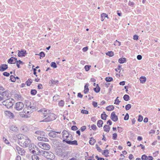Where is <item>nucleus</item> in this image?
Masks as SVG:
<instances>
[{"mask_svg":"<svg viewBox=\"0 0 160 160\" xmlns=\"http://www.w3.org/2000/svg\"><path fill=\"white\" fill-rule=\"evenodd\" d=\"M16 137L18 140V143L21 146L25 147H29L31 143V140L28 136L22 134H18Z\"/></svg>","mask_w":160,"mask_h":160,"instance_id":"1","label":"nucleus"},{"mask_svg":"<svg viewBox=\"0 0 160 160\" xmlns=\"http://www.w3.org/2000/svg\"><path fill=\"white\" fill-rule=\"evenodd\" d=\"M38 111L42 112L43 114L44 117L45 118L41 122H48L56 118V116L55 114L53 113H51L49 110L43 109L40 110Z\"/></svg>","mask_w":160,"mask_h":160,"instance_id":"2","label":"nucleus"},{"mask_svg":"<svg viewBox=\"0 0 160 160\" xmlns=\"http://www.w3.org/2000/svg\"><path fill=\"white\" fill-rule=\"evenodd\" d=\"M38 109L37 107H31L29 108H24L23 109V114L22 115L21 113L20 115L22 117L28 118L30 116V114L32 113L34 111L38 110Z\"/></svg>","mask_w":160,"mask_h":160,"instance_id":"3","label":"nucleus"},{"mask_svg":"<svg viewBox=\"0 0 160 160\" xmlns=\"http://www.w3.org/2000/svg\"><path fill=\"white\" fill-rule=\"evenodd\" d=\"M39 154L46 157L48 159L52 160L54 158V154L51 152H48L41 150L39 151Z\"/></svg>","mask_w":160,"mask_h":160,"instance_id":"4","label":"nucleus"},{"mask_svg":"<svg viewBox=\"0 0 160 160\" xmlns=\"http://www.w3.org/2000/svg\"><path fill=\"white\" fill-rule=\"evenodd\" d=\"M62 133V138L64 139L63 140V142H66V141L73 140V138L72 135L69 133L67 131L64 130Z\"/></svg>","mask_w":160,"mask_h":160,"instance_id":"5","label":"nucleus"},{"mask_svg":"<svg viewBox=\"0 0 160 160\" xmlns=\"http://www.w3.org/2000/svg\"><path fill=\"white\" fill-rule=\"evenodd\" d=\"M57 155L59 157L63 158L65 159L68 158V152L64 151L61 148L58 149L56 152Z\"/></svg>","mask_w":160,"mask_h":160,"instance_id":"6","label":"nucleus"},{"mask_svg":"<svg viewBox=\"0 0 160 160\" xmlns=\"http://www.w3.org/2000/svg\"><path fill=\"white\" fill-rule=\"evenodd\" d=\"M38 145L40 148L45 150H48L50 148V146L48 144L43 142H39Z\"/></svg>","mask_w":160,"mask_h":160,"instance_id":"7","label":"nucleus"},{"mask_svg":"<svg viewBox=\"0 0 160 160\" xmlns=\"http://www.w3.org/2000/svg\"><path fill=\"white\" fill-rule=\"evenodd\" d=\"M3 105L5 106L7 108L11 107L13 105V102L11 100L8 99L2 102Z\"/></svg>","mask_w":160,"mask_h":160,"instance_id":"8","label":"nucleus"},{"mask_svg":"<svg viewBox=\"0 0 160 160\" xmlns=\"http://www.w3.org/2000/svg\"><path fill=\"white\" fill-rule=\"evenodd\" d=\"M15 149L21 155L23 156L25 155V151L23 148H21L18 146L15 147Z\"/></svg>","mask_w":160,"mask_h":160,"instance_id":"9","label":"nucleus"},{"mask_svg":"<svg viewBox=\"0 0 160 160\" xmlns=\"http://www.w3.org/2000/svg\"><path fill=\"white\" fill-rule=\"evenodd\" d=\"M24 106L23 103L21 102H18L15 104V108L18 111H20L22 109Z\"/></svg>","mask_w":160,"mask_h":160,"instance_id":"10","label":"nucleus"},{"mask_svg":"<svg viewBox=\"0 0 160 160\" xmlns=\"http://www.w3.org/2000/svg\"><path fill=\"white\" fill-rule=\"evenodd\" d=\"M0 94L2 95L3 99H6L9 98V92L8 90H6L2 92H0Z\"/></svg>","mask_w":160,"mask_h":160,"instance_id":"11","label":"nucleus"},{"mask_svg":"<svg viewBox=\"0 0 160 160\" xmlns=\"http://www.w3.org/2000/svg\"><path fill=\"white\" fill-rule=\"evenodd\" d=\"M4 113L6 116L10 119L13 118L14 117V114L9 111H6L4 112Z\"/></svg>","mask_w":160,"mask_h":160,"instance_id":"12","label":"nucleus"},{"mask_svg":"<svg viewBox=\"0 0 160 160\" xmlns=\"http://www.w3.org/2000/svg\"><path fill=\"white\" fill-rule=\"evenodd\" d=\"M111 119L114 122L117 121L118 120L117 116L115 115V112H112L111 115Z\"/></svg>","mask_w":160,"mask_h":160,"instance_id":"13","label":"nucleus"},{"mask_svg":"<svg viewBox=\"0 0 160 160\" xmlns=\"http://www.w3.org/2000/svg\"><path fill=\"white\" fill-rule=\"evenodd\" d=\"M18 56L19 57L25 56L26 53V51L24 50H22L21 51L18 50Z\"/></svg>","mask_w":160,"mask_h":160,"instance_id":"14","label":"nucleus"},{"mask_svg":"<svg viewBox=\"0 0 160 160\" xmlns=\"http://www.w3.org/2000/svg\"><path fill=\"white\" fill-rule=\"evenodd\" d=\"M9 129L12 131L16 132H17L18 131V129L17 128L16 126L13 125H12L10 126Z\"/></svg>","mask_w":160,"mask_h":160,"instance_id":"15","label":"nucleus"},{"mask_svg":"<svg viewBox=\"0 0 160 160\" xmlns=\"http://www.w3.org/2000/svg\"><path fill=\"white\" fill-rule=\"evenodd\" d=\"M8 68V65L6 64H2L0 66V71H3Z\"/></svg>","mask_w":160,"mask_h":160,"instance_id":"16","label":"nucleus"},{"mask_svg":"<svg viewBox=\"0 0 160 160\" xmlns=\"http://www.w3.org/2000/svg\"><path fill=\"white\" fill-rule=\"evenodd\" d=\"M71 140H69L68 141H66V142L68 144H71V145H77V141L76 140H74L73 141H71Z\"/></svg>","mask_w":160,"mask_h":160,"instance_id":"17","label":"nucleus"},{"mask_svg":"<svg viewBox=\"0 0 160 160\" xmlns=\"http://www.w3.org/2000/svg\"><path fill=\"white\" fill-rule=\"evenodd\" d=\"M25 107L24 108H29L31 107H35L34 106H33L31 105V103L30 102L28 101H26L25 102Z\"/></svg>","mask_w":160,"mask_h":160,"instance_id":"18","label":"nucleus"},{"mask_svg":"<svg viewBox=\"0 0 160 160\" xmlns=\"http://www.w3.org/2000/svg\"><path fill=\"white\" fill-rule=\"evenodd\" d=\"M35 134L43 136H44L45 133L42 131H37L35 132Z\"/></svg>","mask_w":160,"mask_h":160,"instance_id":"19","label":"nucleus"},{"mask_svg":"<svg viewBox=\"0 0 160 160\" xmlns=\"http://www.w3.org/2000/svg\"><path fill=\"white\" fill-rule=\"evenodd\" d=\"M49 136L51 137L54 138L56 136V134L55 132L52 131L50 132L48 134Z\"/></svg>","mask_w":160,"mask_h":160,"instance_id":"20","label":"nucleus"},{"mask_svg":"<svg viewBox=\"0 0 160 160\" xmlns=\"http://www.w3.org/2000/svg\"><path fill=\"white\" fill-rule=\"evenodd\" d=\"M110 127L107 125H105L103 127L104 131L107 132H108L110 129Z\"/></svg>","mask_w":160,"mask_h":160,"instance_id":"21","label":"nucleus"},{"mask_svg":"<svg viewBox=\"0 0 160 160\" xmlns=\"http://www.w3.org/2000/svg\"><path fill=\"white\" fill-rule=\"evenodd\" d=\"M15 99H17L18 100H22V97L21 96L17 94H15Z\"/></svg>","mask_w":160,"mask_h":160,"instance_id":"22","label":"nucleus"},{"mask_svg":"<svg viewBox=\"0 0 160 160\" xmlns=\"http://www.w3.org/2000/svg\"><path fill=\"white\" fill-rule=\"evenodd\" d=\"M114 108V107L112 105H110L106 108V109L108 111H111L113 110Z\"/></svg>","mask_w":160,"mask_h":160,"instance_id":"23","label":"nucleus"},{"mask_svg":"<svg viewBox=\"0 0 160 160\" xmlns=\"http://www.w3.org/2000/svg\"><path fill=\"white\" fill-rule=\"evenodd\" d=\"M126 58H121L118 59V62L120 63H123L126 62Z\"/></svg>","mask_w":160,"mask_h":160,"instance_id":"24","label":"nucleus"},{"mask_svg":"<svg viewBox=\"0 0 160 160\" xmlns=\"http://www.w3.org/2000/svg\"><path fill=\"white\" fill-rule=\"evenodd\" d=\"M101 18L102 19L101 21H103L104 20V18L107 17L108 18V15L106 14V13H103L102 14H101Z\"/></svg>","mask_w":160,"mask_h":160,"instance_id":"25","label":"nucleus"},{"mask_svg":"<svg viewBox=\"0 0 160 160\" xmlns=\"http://www.w3.org/2000/svg\"><path fill=\"white\" fill-rule=\"evenodd\" d=\"M103 124V122L102 120H100L98 121L97 122V125L99 128L102 127V125Z\"/></svg>","mask_w":160,"mask_h":160,"instance_id":"26","label":"nucleus"},{"mask_svg":"<svg viewBox=\"0 0 160 160\" xmlns=\"http://www.w3.org/2000/svg\"><path fill=\"white\" fill-rule=\"evenodd\" d=\"M94 90L96 93H98L100 92V88L99 87L98 84H97V86L96 88H94Z\"/></svg>","mask_w":160,"mask_h":160,"instance_id":"27","label":"nucleus"},{"mask_svg":"<svg viewBox=\"0 0 160 160\" xmlns=\"http://www.w3.org/2000/svg\"><path fill=\"white\" fill-rule=\"evenodd\" d=\"M140 80L141 83H144L146 80V78L145 77H141L140 78Z\"/></svg>","mask_w":160,"mask_h":160,"instance_id":"28","label":"nucleus"},{"mask_svg":"<svg viewBox=\"0 0 160 160\" xmlns=\"http://www.w3.org/2000/svg\"><path fill=\"white\" fill-rule=\"evenodd\" d=\"M88 83L86 84L84 86V92L85 94L87 93L88 92L89 89L88 88Z\"/></svg>","mask_w":160,"mask_h":160,"instance_id":"29","label":"nucleus"},{"mask_svg":"<svg viewBox=\"0 0 160 160\" xmlns=\"http://www.w3.org/2000/svg\"><path fill=\"white\" fill-rule=\"evenodd\" d=\"M14 58L12 57L8 61V62L10 64H15L14 61Z\"/></svg>","mask_w":160,"mask_h":160,"instance_id":"30","label":"nucleus"},{"mask_svg":"<svg viewBox=\"0 0 160 160\" xmlns=\"http://www.w3.org/2000/svg\"><path fill=\"white\" fill-rule=\"evenodd\" d=\"M95 142V140L94 139L92 138H90V140L89 141V143L91 145H93L94 144Z\"/></svg>","mask_w":160,"mask_h":160,"instance_id":"31","label":"nucleus"},{"mask_svg":"<svg viewBox=\"0 0 160 160\" xmlns=\"http://www.w3.org/2000/svg\"><path fill=\"white\" fill-rule=\"evenodd\" d=\"M32 80L31 79H28L26 82V83L28 86H29L32 82Z\"/></svg>","mask_w":160,"mask_h":160,"instance_id":"32","label":"nucleus"},{"mask_svg":"<svg viewBox=\"0 0 160 160\" xmlns=\"http://www.w3.org/2000/svg\"><path fill=\"white\" fill-rule=\"evenodd\" d=\"M32 160H39V158L38 156L36 155H33L32 156Z\"/></svg>","mask_w":160,"mask_h":160,"instance_id":"33","label":"nucleus"},{"mask_svg":"<svg viewBox=\"0 0 160 160\" xmlns=\"http://www.w3.org/2000/svg\"><path fill=\"white\" fill-rule=\"evenodd\" d=\"M106 55L109 57H112L114 55V52L112 51H109L106 53Z\"/></svg>","mask_w":160,"mask_h":160,"instance_id":"34","label":"nucleus"},{"mask_svg":"<svg viewBox=\"0 0 160 160\" xmlns=\"http://www.w3.org/2000/svg\"><path fill=\"white\" fill-rule=\"evenodd\" d=\"M107 117L108 115L105 113L102 114L101 115V118L103 120H105Z\"/></svg>","mask_w":160,"mask_h":160,"instance_id":"35","label":"nucleus"},{"mask_svg":"<svg viewBox=\"0 0 160 160\" xmlns=\"http://www.w3.org/2000/svg\"><path fill=\"white\" fill-rule=\"evenodd\" d=\"M36 55H39L40 56V58H41V57H44L45 56L44 52H41L39 54H36Z\"/></svg>","mask_w":160,"mask_h":160,"instance_id":"36","label":"nucleus"},{"mask_svg":"<svg viewBox=\"0 0 160 160\" xmlns=\"http://www.w3.org/2000/svg\"><path fill=\"white\" fill-rule=\"evenodd\" d=\"M105 80L107 82H110L113 80V78L111 77H106L105 78Z\"/></svg>","mask_w":160,"mask_h":160,"instance_id":"37","label":"nucleus"},{"mask_svg":"<svg viewBox=\"0 0 160 160\" xmlns=\"http://www.w3.org/2000/svg\"><path fill=\"white\" fill-rule=\"evenodd\" d=\"M129 96L127 94H125L123 96V98L126 101H128L129 99Z\"/></svg>","mask_w":160,"mask_h":160,"instance_id":"38","label":"nucleus"},{"mask_svg":"<svg viewBox=\"0 0 160 160\" xmlns=\"http://www.w3.org/2000/svg\"><path fill=\"white\" fill-rule=\"evenodd\" d=\"M21 129L23 132H27L28 131V129L27 127L25 126L22 127H21Z\"/></svg>","mask_w":160,"mask_h":160,"instance_id":"39","label":"nucleus"},{"mask_svg":"<svg viewBox=\"0 0 160 160\" xmlns=\"http://www.w3.org/2000/svg\"><path fill=\"white\" fill-rule=\"evenodd\" d=\"M131 107V106L130 104H128L125 107V108L126 110H129Z\"/></svg>","mask_w":160,"mask_h":160,"instance_id":"40","label":"nucleus"},{"mask_svg":"<svg viewBox=\"0 0 160 160\" xmlns=\"http://www.w3.org/2000/svg\"><path fill=\"white\" fill-rule=\"evenodd\" d=\"M10 79L13 82H15L16 81V78L13 75L11 76Z\"/></svg>","mask_w":160,"mask_h":160,"instance_id":"41","label":"nucleus"},{"mask_svg":"<svg viewBox=\"0 0 160 160\" xmlns=\"http://www.w3.org/2000/svg\"><path fill=\"white\" fill-rule=\"evenodd\" d=\"M91 67V66L90 65H86L85 66L84 68L86 71H88L89 70Z\"/></svg>","mask_w":160,"mask_h":160,"instance_id":"42","label":"nucleus"},{"mask_svg":"<svg viewBox=\"0 0 160 160\" xmlns=\"http://www.w3.org/2000/svg\"><path fill=\"white\" fill-rule=\"evenodd\" d=\"M118 97H117L115 100L114 104H116L118 105L119 104V103L120 102V101H119L118 98Z\"/></svg>","mask_w":160,"mask_h":160,"instance_id":"43","label":"nucleus"},{"mask_svg":"<svg viewBox=\"0 0 160 160\" xmlns=\"http://www.w3.org/2000/svg\"><path fill=\"white\" fill-rule=\"evenodd\" d=\"M121 45V42L118 41L117 40H116L114 43V45L115 46L118 45L120 46Z\"/></svg>","mask_w":160,"mask_h":160,"instance_id":"44","label":"nucleus"},{"mask_svg":"<svg viewBox=\"0 0 160 160\" xmlns=\"http://www.w3.org/2000/svg\"><path fill=\"white\" fill-rule=\"evenodd\" d=\"M51 66L54 68H56L57 67L56 63L54 62H52L51 63Z\"/></svg>","mask_w":160,"mask_h":160,"instance_id":"45","label":"nucleus"},{"mask_svg":"<svg viewBox=\"0 0 160 160\" xmlns=\"http://www.w3.org/2000/svg\"><path fill=\"white\" fill-rule=\"evenodd\" d=\"M81 113L83 114H88V112L85 110H82L81 111Z\"/></svg>","mask_w":160,"mask_h":160,"instance_id":"46","label":"nucleus"},{"mask_svg":"<svg viewBox=\"0 0 160 160\" xmlns=\"http://www.w3.org/2000/svg\"><path fill=\"white\" fill-rule=\"evenodd\" d=\"M3 141L6 144H10L9 142L7 140V139L4 137L3 138Z\"/></svg>","mask_w":160,"mask_h":160,"instance_id":"47","label":"nucleus"},{"mask_svg":"<svg viewBox=\"0 0 160 160\" xmlns=\"http://www.w3.org/2000/svg\"><path fill=\"white\" fill-rule=\"evenodd\" d=\"M37 93V91L35 89L32 90L31 91V93L32 95H35Z\"/></svg>","mask_w":160,"mask_h":160,"instance_id":"48","label":"nucleus"},{"mask_svg":"<svg viewBox=\"0 0 160 160\" xmlns=\"http://www.w3.org/2000/svg\"><path fill=\"white\" fill-rule=\"evenodd\" d=\"M142 120H143L142 117L140 115H139V117H138V121L139 122H141L142 121Z\"/></svg>","mask_w":160,"mask_h":160,"instance_id":"49","label":"nucleus"},{"mask_svg":"<svg viewBox=\"0 0 160 160\" xmlns=\"http://www.w3.org/2000/svg\"><path fill=\"white\" fill-rule=\"evenodd\" d=\"M129 116L128 113H127L126 115L124 117V120H127L128 119Z\"/></svg>","mask_w":160,"mask_h":160,"instance_id":"50","label":"nucleus"},{"mask_svg":"<svg viewBox=\"0 0 160 160\" xmlns=\"http://www.w3.org/2000/svg\"><path fill=\"white\" fill-rule=\"evenodd\" d=\"M117 134L116 133H115L113 134L112 138L114 140H116L117 137Z\"/></svg>","mask_w":160,"mask_h":160,"instance_id":"51","label":"nucleus"},{"mask_svg":"<svg viewBox=\"0 0 160 160\" xmlns=\"http://www.w3.org/2000/svg\"><path fill=\"white\" fill-rule=\"evenodd\" d=\"M58 105L60 106H63L64 105V102L63 101H61L59 102Z\"/></svg>","mask_w":160,"mask_h":160,"instance_id":"52","label":"nucleus"},{"mask_svg":"<svg viewBox=\"0 0 160 160\" xmlns=\"http://www.w3.org/2000/svg\"><path fill=\"white\" fill-rule=\"evenodd\" d=\"M147 156L145 155H143L142 156L141 158L142 160H147Z\"/></svg>","mask_w":160,"mask_h":160,"instance_id":"53","label":"nucleus"},{"mask_svg":"<svg viewBox=\"0 0 160 160\" xmlns=\"http://www.w3.org/2000/svg\"><path fill=\"white\" fill-rule=\"evenodd\" d=\"M91 128L94 130H96L97 129V127L95 125L93 124L91 126Z\"/></svg>","mask_w":160,"mask_h":160,"instance_id":"54","label":"nucleus"},{"mask_svg":"<svg viewBox=\"0 0 160 160\" xmlns=\"http://www.w3.org/2000/svg\"><path fill=\"white\" fill-rule=\"evenodd\" d=\"M96 148L97 149V150L98 152H101L102 151V149L100 148L98 146V145L96 144Z\"/></svg>","mask_w":160,"mask_h":160,"instance_id":"55","label":"nucleus"},{"mask_svg":"<svg viewBox=\"0 0 160 160\" xmlns=\"http://www.w3.org/2000/svg\"><path fill=\"white\" fill-rule=\"evenodd\" d=\"M51 81V83H52V84H55L56 83H57V82H58V81L57 80H53L52 79V80Z\"/></svg>","mask_w":160,"mask_h":160,"instance_id":"56","label":"nucleus"},{"mask_svg":"<svg viewBox=\"0 0 160 160\" xmlns=\"http://www.w3.org/2000/svg\"><path fill=\"white\" fill-rule=\"evenodd\" d=\"M109 153L108 150L107 149H106L104 150L103 152L102 153V154H108Z\"/></svg>","mask_w":160,"mask_h":160,"instance_id":"57","label":"nucleus"},{"mask_svg":"<svg viewBox=\"0 0 160 160\" xmlns=\"http://www.w3.org/2000/svg\"><path fill=\"white\" fill-rule=\"evenodd\" d=\"M3 74L4 76L8 77L10 75V74L7 72H4L3 73Z\"/></svg>","mask_w":160,"mask_h":160,"instance_id":"58","label":"nucleus"},{"mask_svg":"<svg viewBox=\"0 0 160 160\" xmlns=\"http://www.w3.org/2000/svg\"><path fill=\"white\" fill-rule=\"evenodd\" d=\"M117 128H118V131L119 132H122V131L123 130V129H122V128L118 127Z\"/></svg>","mask_w":160,"mask_h":160,"instance_id":"59","label":"nucleus"},{"mask_svg":"<svg viewBox=\"0 0 160 160\" xmlns=\"http://www.w3.org/2000/svg\"><path fill=\"white\" fill-rule=\"evenodd\" d=\"M71 129L72 130H76L78 129L77 127L75 126H73L71 127Z\"/></svg>","mask_w":160,"mask_h":160,"instance_id":"60","label":"nucleus"},{"mask_svg":"<svg viewBox=\"0 0 160 160\" xmlns=\"http://www.w3.org/2000/svg\"><path fill=\"white\" fill-rule=\"evenodd\" d=\"M86 128L85 126H83L82 127H81L80 128V130L82 132L84 131L86 129Z\"/></svg>","mask_w":160,"mask_h":160,"instance_id":"61","label":"nucleus"},{"mask_svg":"<svg viewBox=\"0 0 160 160\" xmlns=\"http://www.w3.org/2000/svg\"><path fill=\"white\" fill-rule=\"evenodd\" d=\"M15 160H21V157L19 155L17 156L15 158Z\"/></svg>","mask_w":160,"mask_h":160,"instance_id":"62","label":"nucleus"},{"mask_svg":"<svg viewBox=\"0 0 160 160\" xmlns=\"http://www.w3.org/2000/svg\"><path fill=\"white\" fill-rule=\"evenodd\" d=\"M153 159V157L151 156H149L147 158V160H152Z\"/></svg>","mask_w":160,"mask_h":160,"instance_id":"63","label":"nucleus"},{"mask_svg":"<svg viewBox=\"0 0 160 160\" xmlns=\"http://www.w3.org/2000/svg\"><path fill=\"white\" fill-rule=\"evenodd\" d=\"M69 160H78L76 157H72L70 158Z\"/></svg>","mask_w":160,"mask_h":160,"instance_id":"64","label":"nucleus"}]
</instances>
